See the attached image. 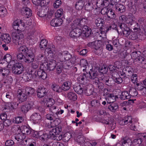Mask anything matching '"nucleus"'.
Listing matches in <instances>:
<instances>
[{"label":"nucleus","mask_w":146,"mask_h":146,"mask_svg":"<svg viewBox=\"0 0 146 146\" xmlns=\"http://www.w3.org/2000/svg\"><path fill=\"white\" fill-rule=\"evenodd\" d=\"M91 72L89 73L86 72L80 74L78 78V80L81 84H84L87 82L89 79H95L98 82L103 79L102 74L101 75L98 74V72L96 70H93L90 69Z\"/></svg>","instance_id":"obj_2"},{"label":"nucleus","mask_w":146,"mask_h":146,"mask_svg":"<svg viewBox=\"0 0 146 146\" xmlns=\"http://www.w3.org/2000/svg\"><path fill=\"white\" fill-rule=\"evenodd\" d=\"M106 97L107 100H108L107 102L108 103L113 102L118 98L117 96L113 94H108Z\"/></svg>","instance_id":"obj_32"},{"label":"nucleus","mask_w":146,"mask_h":146,"mask_svg":"<svg viewBox=\"0 0 146 146\" xmlns=\"http://www.w3.org/2000/svg\"><path fill=\"white\" fill-rule=\"evenodd\" d=\"M70 88V82H65L62 86V90H67Z\"/></svg>","instance_id":"obj_46"},{"label":"nucleus","mask_w":146,"mask_h":146,"mask_svg":"<svg viewBox=\"0 0 146 146\" xmlns=\"http://www.w3.org/2000/svg\"><path fill=\"white\" fill-rule=\"evenodd\" d=\"M142 134L141 135V138L143 139L144 141V142L142 143L141 139H134L133 141H132V144L134 146H146V143L145 142V139H144L142 136Z\"/></svg>","instance_id":"obj_19"},{"label":"nucleus","mask_w":146,"mask_h":146,"mask_svg":"<svg viewBox=\"0 0 146 146\" xmlns=\"http://www.w3.org/2000/svg\"><path fill=\"white\" fill-rule=\"evenodd\" d=\"M16 104L15 102H8L6 104L5 108V109H9L12 110L17 108L18 104L16 105Z\"/></svg>","instance_id":"obj_26"},{"label":"nucleus","mask_w":146,"mask_h":146,"mask_svg":"<svg viewBox=\"0 0 146 146\" xmlns=\"http://www.w3.org/2000/svg\"><path fill=\"white\" fill-rule=\"evenodd\" d=\"M111 29H115L118 32V33L119 34V31H118V29L117 28V25L115 23H113L111 25H110L108 27H107L106 30L109 31L111 30Z\"/></svg>","instance_id":"obj_51"},{"label":"nucleus","mask_w":146,"mask_h":146,"mask_svg":"<svg viewBox=\"0 0 146 146\" xmlns=\"http://www.w3.org/2000/svg\"><path fill=\"white\" fill-rule=\"evenodd\" d=\"M132 118L130 116H128L125 119V120L123 122L124 124H126L128 123L131 124L132 123Z\"/></svg>","instance_id":"obj_61"},{"label":"nucleus","mask_w":146,"mask_h":146,"mask_svg":"<svg viewBox=\"0 0 146 146\" xmlns=\"http://www.w3.org/2000/svg\"><path fill=\"white\" fill-rule=\"evenodd\" d=\"M80 27H82L83 26L85 25L88 23V19L86 18H83L81 20L80 19Z\"/></svg>","instance_id":"obj_54"},{"label":"nucleus","mask_w":146,"mask_h":146,"mask_svg":"<svg viewBox=\"0 0 146 146\" xmlns=\"http://www.w3.org/2000/svg\"><path fill=\"white\" fill-rule=\"evenodd\" d=\"M51 88L53 90L56 92H62L61 88L57 85L53 84L52 85Z\"/></svg>","instance_id":"obj_48"},{"label":"nucleus","mask_w":146,"mask_h":146,"mask_svg":"<svg viewBox=\"0 0 146 146\" xmlns=\"http://www.w3.org/2000/svg\"><path fill=\"white\" fill-rule=\"evenodd\" d=\"M121 143V146H131L132 144V141L131 139L128 138L126 140L123 139Z\"/></svg>","instance_id":"obj_36"},{"label":"nucleus","mask_w":146,"mask_h":146,"mask_svg":"<svg viewBox=\"0 0 146 146\" xmlns=\"http://www.w3.org/2000/svg\"><path fill=\"white\" fill-rule=\"evenodd\" d=\"M91 104L92 106L94 107L99 106L100 105L99 102L96 100H93L91 102Z\"/></svg>","instance_id":"obj_63"},{"label":"nucleus","mask_w":146,"mask_h":146,"mask_svg":"<svg viewBox=\"0 0 146 146\" xmlns=\"http://www.w3.org/2000/svg\"><path fill=\"white\" fill-rule=\"evenodd\" d=\"M48 11L47 9H42L40 10L37 13V14L40 17H43L47 15Z\"/></svg>","instance_id":"obj_37"},{"label":"nucleus","mask_w":146,"mask_h":146,"mask_svg":"<svg viewBox=\"0 0 146 146\" xmlns=\"http://www.w3.org/2000/svg\"><path fill=\"white\" fill-rule=\"evenodd\" d=\"M102 42L101 40H97L94 42L89 43L88 46L92 48H94L96 50L98 51L96 54L99 55L102 53Z\"/></svg>","instance_id":"obj_8"},{"label":"nucleus","mask_w":146,"mask_h":146,"mask_svg":"<svg viewBox=\"0 0 146 146\" xmlns=\"http://www.w3.org/2000/svg\"><path fill=\"white\" fill-rule=\"evenodd\" d=\"M22 11L23 12L24 15L26 16L27 18L32 15L31 10L28 7L23 8Z\"/></svg>","instance_id":"obj_29"},{"label":"nucleus","mask_w":146,"mask_h":146,"mask_svg":"<svg viewBox=\"0 0 146 146\" xmlns=\"http://www.w3.org/2000/svg\"><path fill=\"white\" fill-rule=\"evenodd\" d=\"M48 41L45 39L41 40L39 44V47L42 50H44L46 47L48 43Z\"/></svg>","instance_id":"obj_38"},{"label":"nucleus","mask_w":146,"mask_h":146,"mask_svg":"<svg viewBox=\"0 0 146 146\" xmlns=\"http://www.w3.org/2000/svg\"><path fill=\"white\" fill-rule=\"evenodd\" d=\"M86 10L90 11L93 9L92 4L90 2H88L85 6Z\"/></svg>","instance_id":"obj_57"},{"label":"nucleus","mask_w":146,"mask_h":146,"mask_svg":"<svg viewBox=\"0 0 146 146\" xmlns=\"http://www.w3.org/2000/svg\"><path fill=\"white\" fill-rule=\"evenodd\" d=\"M62 23L61 19L55 18L52 19L50 22L51 25L53 27H57L60 25Z\"/></svg>","instance_id":"obj_25"},{"label":"nucleus","mask_w":146,"mask_h":146,"mask_svg":"<svg viewBox=\"0 0 146 146\" xmlns=\"http://www.w3.org/2000/svg\"><path fill=\"white\" fill-rule=\"evenodd\" d=\"M119 27L120 28L122 32L123 33V35L126 36L130 35H133L134 33L129 29V27L126 24L124 23H121L119 24Z\"/></svg>","instance_id":"obj_9"},{"label":"nucleus","mask_w":146,"mask_h":146,"mask_svg":"<svg viewBox=\"0 0 146 146\" xmlns=\"http://www.w3.org/2000/svg\"><path fill=\"white\" fill-rule=\"evenodd\" d=\"M0 68V75L5 76L8 75L9 73V68Z\"/></svg>","instance_id":"obj_33"},{"label":"nucleus","mask_w":146,"mask_h":146,"mask_svg":"<svg viewBox=\"0 0 146 146\" xmlns=\"http://www.w3.org/2000/svg\"><path fill=\"white\" fill-rule=\"evenodd\" d=\"M100 0H97V4L99 6L100 5V7H103L104 6H107L109 4V2L108 0H103L102 2L100 3Z\"/></svg>","instance_id":"obj_43"},{"label":"nucleus","mask_w":146,"mask_h":146,"mask_svg":"<svg viewBox=\"0 0 146 146\" xmlns=\"http://www.w3.org/2000/svg\"><path fill=\"white\" fill-rule=\"evenodd\" d=\"M127 25L129 27H131L132 28V27H135L133 28L134 31L136 30L137 31H139L141 30L140 25L137 23H136L135 21L133 20L132 17H129L127 19L125 22Z\"/></svg>","instance_id":"obj_11"},{"label":"nucleus","mask_w":146,"mask_h":146,"mask_svg":"<svg viewBox=\"0 0 146 146\" xmlns=\"http://www.w3.org/2000/svg\"><path fill=\"white\" fill-rule=\"evenodd\" d=\"M6 11V9L4 7H0V16L1 17L5 16Z\"/></svg>","instance_id":"obj_59"},{"label":"nucleus","mask_w":146,"mask_h":146,"mask_svg":"<svg viewBox=\"0 0 146 146\" xmlns=\"http://www.w3.org/2000/svg\"><path fill=\"white\" fill-rule=\"evenodd\" d=\"M79 60L78 57L75 55H73L72 56L70 59V62H65L64 63L66 62V65H63V68L64 69H68L70 67L71 65H74L76 64L77 61Z\"/></svg>","instance_id":"obj_15"},{"label":"nucleus","mask_w":146,"mask_h":146,"mask_svg":"<svg viewBox=\"0 0 146 146\" xmlns=\"http://www.w3.org/2000/svg\"><path fill=\"white\" fill-rule=\"evenodd\" d=\"M12 65V72L13 73L19 75L23 73L24 70V68L21 63L16 62Z\"/></svg>","instance_id":"obj_10"},{"label":"nucleus","mask_w":146,"mask_h":146,"mask_svg":"<svg viewBox=\"0 0 146 146\" xmlns=\"http://www.w3.org/2000/svg\"><path fill=\"white\" fill-rule=\"evenodd\" d=\"M24 91V93H25L26 95H29L30 94H32L34 93V89L30 87H27L26 88L25 90L23 89L22 90Z\"/></svg>","instance_id":"obj_50"},{"label":"nucleus","mask_w":146,"mask_h":146,"mask_svg":"<svg viewBox=\"0 0 146 146\" xmlns=\"http://www.w3.org/2000/svg\"><path fill=\"white\" fill-rule=\"evenodd\" d=\"M115 10L117 12L122 13L124 12L126 10L125 6L121 4H115Z\"/></svg>","instance_id":"obj_22"},{"label":"nucleus","mask_w":146,"mask_h":146,"mask_svg":"<svg viewBox=\"0 0 146 146\" xmlns=\"http://www.w3.org/2000/svg\"><path fill=\"white\" fill-rule=\"evenodd\" d=\"M81 32L80 29L79 28H75L70 32V36H81Z\"/></svg>","instance_id":"obj_21"},{"label":"nucleus","mask_w":146,"mask_h":146,"mask_svg":"<svg viewBox=\"0 0 146 146\" xmlns=\"http://www.w3.org/2000/svg\"><path fill=\"white\" fill-rule=\"evenodd\" d=\"M31 118L35 123H39L41 121V116L39 114L36 113H33L31 116Z\"/></svg>","instance_id":"obj_23"},{"label":"nucleus","mask_w":146,"mask_h":146,"mask_svg":"<svg viewBox=\"0 0 146 146\" xmlns=\"http://www.w3.org/2000/svg\"><path fill=\"white\" fill-rule=\"evenodd\" d=\"M31 135L34 137L36 138H39V135L42 134V131H40L39 132L37 131H31Z\"/></svg>","instance_id":"obj_47"},{"label":"nucleus","mask_w":146,"mask_h":146,"mask_svg":"<svg viewBox=\"0 0 146 146\" xmlns=\"http://www.w3.org/2000/svg\"><path fill=\"white\" fill-rule=\"evenodd\" d=\"M127 71V75L128 76H132L131 78V80L133 83L136 82L137 81V78L136 74H133V70L130 67H126V68H124L122 72L119 71L118 74L119 76H124L126 72Z\"/></svg>","instance_id":"obj_4"},{"label":"nucleus","mask_w":146,"mask_h":146,"mask_svg":"<svg viewBox=\"0 0 146 146\" xmlns=\"http://www.w3.org/2000/svg\"><path fill=\"white\" fill-rule=\"evenodd\" d=\"M68 98L70 100L74 101L77 99L76 94L73 92H70L67 95Z\"/></svg>","instance_id":"obj_45"},{"label":"nucleus","mask_w":146,"mask_h":146,"mask_svg":"<svg viewBox=\"0 0 146 146\" xmlns=\"http://www.w3.org/2000/svg\"><path fill=\"white\" fill-rule=\"evenodd\" d=\"M63 14V10L62 9H60L58 10L55 13V15L56 18H60L61 17Z\"/></svg>","instance_id":"obj_56"},{"label":"nucleus","mask_w":146,"mask_h":146,"mask_svg":"<svg viewBox=\"0 0 146 146\" xmlns=\"http://www.w3.org/2000/svg\"><path fill=\"white\" fill-rule=\"evenodd\" d=\"M129 94L131 95V96H137V92L136 90L134 88H131L129 90Z\"/></svg>","instance_id":"obj_55"},{"label":"nucleus","mask_w":146,"mask_h":146,"mask_svg":"<svg viewBox=\"0 0 146 146\" xmlns=\"http://www.w3.org/2000/svg\"><path fill=\"white\" fill-rule=\"evenodd\" d=\"M17 58L18 60L23 61L27 63H30L34 61V55L33 53H29L26 55L19 52V53L17 55Z\"/></svg>","instance_id":"obj_5"},{"label":"nucleus","mask_w":146,"mask_h":146,"mask_svg":"<svg viewBox=\"0 0 146 146\" xmlns=\"http://www.w3.org/2000/svg\"><path fill=\"white\" fill-rule=\"evenodd\" d=\"M23 121V119L22 117L18 116L13 119V122L16 123H21Z\"/></svg>","instance_id":"obj_53"},{"label":"nucleus","mask_w":146,"mask_h":146,"mask_svg":"<svg viewBox=\"0 0 146 146\" xmlns=\"http://www.w3.org/2000/svg\"><path fill=\"white\" fill-rule=\"evenodd\" d=\"M77 141L80 143L82 145H87L89 146L88 145L89 143L88 142V140L86 139V138H84L82 137H80L79 140H77Z\"/></svg>","instance_id":"obj_35"},{"label":"nucleus","mask_w":146,"mask_h":146,"mask_svg":"<svg viewBox=\"0 0 146 146\" xmlns=\"http://www.w3.org/2000/svg\"><path fill=\"white\" fill-rule=\"evenodd\" d=\"M61 122L60 119L58 118H56L51 122V126L52 127H54L58 125Z\"/></svg>","instance_id":"obj_52"},{"label":"nucleus","mask_w":146,"mask_h":146,"mask_svg":"<svg viewBox=\"0 0 146 146\" xmlns=\"http://www.w3.org/2000/svg\"><path fill=\"white\" fill-rule=\"evenodd\" d=\"M56 49L52 47V48H46L45 51V54L46 57L43 58L44 61L42 62L40 64L39 69L37 72L35 70H33L31 71L29 74H27V77H28L27 80L29 81L30 80L31 78L38 76L43 79H46L47 77L46 73L45 70L46 68L49 71L53 70L57 66L56 70L57 72L58 73H61L62 71L63 66L61 65L62 62L61 61L58 62L56 63V61L54 60H51L48 62H47V58L46 57H52L53 58H57V52L56 51Z\"/></svg>","instance_id":"obj_1"},{"label":"nucleus","mask_w":146,"mask_h":146,"mask_svg":"<svg viewBox=\"0 0 146 146\" xmlns=\"http://www.w3.org/2000/svg\"><path fill=\"white\" fill-rule=\"evenodd\" d=\"M36 92L38 97L41 98L46 94L47 91L45 88L43 86H40L37 89Z\"/></svg>","instance_id":"obj_17"},{"label":"nucleus","mask_w":146,"mask_h":146,"mask_svg":"<svg viewBox=\"0 0 146 146\" xmlns=\"http://www.w3.org/2000/svg\"><path fill=\"white\" fill-rule=\"evenodd\" d=\"M34 105L33 102H29L26 104L22 105L21 108V111L24 113H27L33 107Z\"/></svg>","instance_id":"obj_20"},{"label":"nucleus","mask_w":146,"mask_h":146,"mask_svg":"<svg viewBox=\"0 0 146 146\" xmlns=\"http://www.w3.org/2000/svg\"><path fill=\"white\" fill-rule=\"evenodd\" d=\"M121 98L122 100L129 99L131 98V95L127 91H124L120 95Z\"/></svg>","instance_id":"obj_40"},{"label":"nucleus","mask_w":146,"mask_h":146,"mask_svg":"<svg viewBox=\"0 0 146 146\" xmlns=\"http://www.w3.org/2000/svg\"><path fill=\"white\" fill-rule=\"evenodd\" d=\"M12 39V41L13 43L16 44H21V43L20 42L19 40L23 39L22 37L20 38V37H13Z\"/></svg>","instance_id":"obj_60"},{"label":"nucleus","mask_w":146,"mask_h":146,"mask_svg":"<svg viewBox=\"0 0 146 146\" xmlns=\"http://www.w3.org/2000/svg\"><path fill=\"white\" fill-rule=\"evenodd\" d=\"M21 24L23 27L24 23L22 22V21L19 20H15L13 24V26L15 31L13 32L12 34V36H23L24 35L21 31H19L18 27L19 26V24Z\"/></svg>","instance_id":"obj_6"},{"label":"nucleus","mask_w":146,"mask_h":146,"mask_svg":"<svg viewBox=\"0 0 146 146\" xmlns=\"http://www.w3.org/2000/svg\"><path fill=\"white\" fill-rule=\"evenodd\" d=\"M73 25L76 27V28H78V27H80V19L79 18H77L75 19L73 21Z\"/></svg>","instance_id":"obj_58"},{"label":"nucleus","mask_w":146,"mask_h":146,"mask_svg":"<svg viewBox=\"0 0 146 146\" xmlns=\"http://www.w3.org/2000/svg\"><path fill=\"white\" fill-rule=\"evenodd\" d=\"M84 5V2L81 1L76 2L75 6L76 9L79 10H81L83 9Z\"/></svg>","instance_id":"obj_42"},{"label":"nucleus","mask_w":146,"mask_h":146,"mask_svg":"<svg viewBox=\"0 0 146 146\" xmlns=\"http://www.w3.org/2000/svg\"><path fill=\"white\" fill-rule=\"evenodd\" d=\"M99 114L104 116L103 118L100 120V122L106 124L109 123V121L111 118L110 115L108 112L104 110H101L99 112Z\"/></svg>","instance_id":"obj_13"},{"label":"nucleus","mask_w":146,"mask_h":146,"mask_svg":"<svg viewBox=\"0 0 146 146\" xmlns=\"http://www.w3.org/2000/svg\"><path fill=\"white\" fill-rule=\"evenodd\" d=\"M57 57L58 59L60 61V63L61 61L62 63H61L62 65H66V62H68L72 57V55L69 54L67 51H65L62 52H60L58 54L57 53Z\"/></svg>","instance_id":"obj_7"},{"label":"nucleus","mask_w":146,"mask_h":146,"mask_svg":"<svg viewBox=\"0 0 146 146\" xmlns=\"http://www.w3.org/2000/svg\"><path fill=\"white\" fill-rule=\"evenodd\" d=\"M136 62L138 63V64L140 65L141 66L144 68H146V61L145 59L141 55L137 56V57L135 58L134 60V62Z\"/></svg>","instance_id":"obj_18"},{"label":"nucleus","mask_w":146,"mask_h":146,"mask_svg":"<svg viewBox=\"0 0 146 146\" xmlns=\"http://www.w3.org/2000/svg\"><path fill=\"white\" fill-rule=\"evenodd\" d=\"M137 88L138 90L141 91L144 88L143 84L141 82L136 84Z\"/></svg>","instance_id":"obj_64"},{"label":"nucleus","mask_w":146,"mask_h":146,"mask_svg":"<svg viewBox=\"0 0 146 146\" xmlns=\"http://www.w3.org/2000/svg\"><path fill=\"white\" fill-rule=\"evenodd\" d=\"M91 33V29L88 26L85 25L83 26L82 33L84 34L85 36H89Z\"/></svg>","instance_id":"obj_28"},{"label":"nucleus","mask_w":146,"mask_h":146,"mask_svg":"<svg viewBox=\"0 0 146 146\" xmlns=\"http://www.w3.org/2000/svg\"><path fill=\"white\" fill-rule=\"evenodd\" d=\"M80 64L81 68H83L82 70L84 72H85L88 66V63L87 60L85 59H81L80 60Z\"/></svg>","instance_id":"obj_34"},{"label":"nucleus","mask_w":146,"mask_h":146,"mask_svg":"<svg viewBox=\"0 0 146 146\" xmlns=\"http://www.w3.org/2000/svg\"><path fill=\"white\" fill-rule=\"evenodd\" d=\"M55 103L54 100L50 98H48L46 99V101H44V103L46 104V106L47 107H51L50 111L52 112L53 110L56 109V107L55 106H52Z\"/></svg>","instance_id":"obj_16"},{"label":"nucleus","mask_w":146,"mask_h":146,"mask_svg":"<svg viewBox=\"0 0 146 146\" xmlns=\"http://www.w3.org/2000/svg\"><path fill=\"white\" fill-rule=\"evenodd\" d=\"M106 15L110 19H113L116 17V15L113 11L112 9L110 8L108 9Z\"/></svg>","instance_id":"obj_44"},{"label":"nucleus","mask_w":146,"mask_h":146,"mask_svg":"<svg viewBox=\"0 0 146 146\" xmlns=\"http://www.w3.org/2000/svg\"><path fill=\"white\" fill-rule=\"evenodd\" d=\"M118 106L117 103H112L108 106V109L111 111L115 112L118 109Z\"/></svg>","instance_id":"obj_39"},{"label":"nucleus","mask_w":146,"mask_h":146,"mask_svg":"<svg viewBox=\"0 0 146 146\" xmlns=\"http://www.w3.org/2000/svg\"><path fill=\"white\" fill-rule=\"evenodd\" d=\"M19 52L26 55L28 54L29 53H33L31 50H29L27 48L25 45L21 46L19 48Z\"/></svg>","instance_id":"obj_27"},{"label":"nucleus","mask_w":146,"mask_h":146,"mask_svg":"<svg viewBox=\"0 0 146 146\" xmlns=\"http://www.w3.org/2000/svg\"><path fill=\"white\" fill-rule=\"evenodd\" d=\"M17 132L18 134L16 135L15 139L17 141L22 140L25 138L24 135H28L30 134L31 131L26 126H22L18 129Z\"/></svg>","instance_id":"obj_3"},{"label":"nucleus","mask_w":146,"mask_h":146,"mask_svg":"<svg viewBox=\"0 0 146 146\" xmlns=\"http://www.w3.org/2000/svg\"><path fill=\"white\" fill-rule=\"evenodd\" d=\"M50 1V0H41L40 5L41 6H45L48 4Z\"/></svg>","instance_id":"obj_62"},{"label":"nucleus","mask_w":146,"mask_h":146,"mask_svg":"<svg viewBox=\"0 0 146 146\" xmlns=\"http://www.w3.org/2000/svg\"><path fill=\"white\" fill-rule=\"evenodd\" d=\"M61 130V128L59 127L53 129L49 131L48 137L52 139H55V138L60 133Z\"/></svg>","instance_id":"obj_14"},{"label":"nucleus","mask_w":146,"mask_h":146,"mask_svg":"<svg viewBox=\"0 0 146 146\" xmlns=\"http://www.w3.org/2000/svg\"><path fill=\"white\" fill-rule=\"evenodd\" d=\"M95 23L96 27L101 28L104 25V22L103 19L99 17L95 20Z\"/></svg>","instance_id":"obj_31"},{"label":"nucleus","mask_w":146,"mask_h":146,"mask_svg":"<svg viewBox=\"0 0 146 146\" xmlns=\"http://www.w3.org/2000/svg\"><path fill=\"white\" fill-rule=\"evenodd\" d=\"M3 60L8 63L7 68H10L12 64L17 62L16 57L14 55H11L9 54H6L3 58Z\"/></svg>","instance_id":"obj_12"},{"label":"nucleus","mask_w":146,"mask_h":146,"mask_svg":"<svg viewBox=\"0 0 146 146\" xmlns=\"http://www.w3.org/2000/svg\"><path fill=\"white\" fill-rule=\"evenodd\" d=\"M72 134L70 132H67L65 133L64 135L63 139L65 142L68 141L71 138Z\"/></svg>","instance_id":"obj_49"},{"label":"nucleus","mask_w":146,"mask_h":146,"mask_svg":"<svg viewBox=\"0 0 146 146\" xmlns=\"http://www.w3.org/2000/svg\"><path fill=\"white\" fill-rule=\"evenodd\" d=\"M17 97L19 102H22L26 100L27 99V96L24 93V91L22 90L21 92L19 93Z\"/></svg>","instance_id":"obj_24"},{"label":"nucleus","mask_w":146,"mask_h":146,"mask_svg":"<svg viewBox=\"0 0 146 146\" xmlns=\"http://www.w3.org/2000/svg\"><path fill=\"white\" fill-rule=\"evenodd\" d=\"M74 91L78 94H82L83 92V89L81 86L78 84L77 85H74Z\"/></svg>","instance_id":"obj_41"},{"label":"nucleus","mask_w":146,"mask_h":146,"mask_svg":"<svg viewBox=\"0 0 146 146\" xmlns=\"http://www.w3.org/2000/svg\"><path fill=\"white\" fill-rule=\"evenodd\" d=\"M115 64H118L119 65L116 66V67L115 66L113 65H110L109 66L108 68L110 71L112 72H116L115 70H116V68L118 69H119L121 68V63L119 62H115Z\"/></svg>","instance_id":"obj_30"}]
</instances>
